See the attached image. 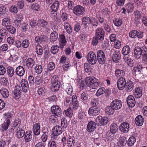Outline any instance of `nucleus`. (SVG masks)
Wrapping results in <instances>:
<instances>
[{
	"label": "nucleus",
	"instance_id": "1",
	"mask_svg": "<svg viewBox=\"0 0 147 147\" xmlns=\"http://www.w3.org/2000/svg\"><path fill=\"white\" fill-rule=\"evenodd\" d=\"M133 56L137 60L140 59L141 57L142 63L147 64V48L145 47L142 48L139 47H136L134 50Z\"/></svg>",
	"mask_w": 147,
	"mask_h": 147
},
{
	"label": "nucleus",
	"instance_id": "2",
	"mask_svg": "<svg viewBox=\"0 0 147 147\" xmlns=\"http://www.w3.org/2000/svg\"><path fill=\"white\" fill-rule=\"evenodd\" d=\"M85 82L87 86L92 89H96L99 86L98 80L94 77H87Z\"/></svg>",
	"mask_w": 147,
	"mask_h": 147
},
{
	"label": "nucleus",
	"instance_id": "3",
	"mask_svg": "<svg viewBox=\"0 0 147 147\" xmlns=\"http://www.w3.org/2000/svg\"><path fill=\"white\" fill-rule=\"evenodd\" d=\"M4 118L6 119L4 123L2 125V130L3 131L6 130L8 128L10 123V119L12 117V115L8 113L3 115Z\"/></svg>",
	"mask_w": 147,
	"mask_h": 147
},
{
	"label": "nucleus",
	"instance_id": "4",
	"mask_svg": "<svg viewBox=\"0 0 147 147\" xmlns=\"http://www.w3.org/2000/svg\"><path fill=\"white\" fill-rule=\"evenodd\" d=\"M86 58L88 61L92 65H94L97 62L96 55L93 52H89L87 55Z\"/></svg>",
	"mask_w": 147,
	"mask_h": 147
},
{
	"label": "nucleus",
	"instance_id": "5",
	"mask_svg": "<svg viewBox=\"0 0 147 147\" xmlns=\"http://www.w3.org/2000/svg\"><path fill=\"white\" fill-rule=\"evenodd\" d=\"M58 78L56 76H53L51 79L52 89L54 91H58L60 87V82L58 81Z\"/></svg>",
	"mask_w": 147,
	"mask_h": 147
},
{
	"label": "nucleus",
	"instance_id": "6",
	"mask_svg": "<svg viewBox=\"0 0 147 147\" xmlns=\"http://www.w3.org/2000/svg\"><path fill=\"white\" fill-rule=\"evenodd\" d=\"M97 60L101 65L104 64L106 61V57L104 52L101 50H98L97 52Z\"/></svg>",
	"mask_w": 147,
	"mask_h": 147
},
{
	"label": "nucleus",
	"instance_id": "7",
	"mask_svg": "<svg viewBox=\"0 0 147 147\" xmlns=\"http://www.w3.org/2000/svg\"><path fill=\"white\" fill-rule=\"evenodd\" d=\"M95 121L98 126H101L107 124L108 122V119L107 117L99 116L96 118Z\"/></svg>",
	"mask_w": 147,
	"mask_h": 147
},
{
	"label": "nucleus",
	"instance_id": "8",
	"mask_svg": "<svg viewBox=\"0 0 147 147\" xmlns=\"http://www.w3.org/2000/svg\"><path fill=\"white\" fill-rule=\"evenodd\" d=\"M125 77L119 78L117 80V84L118 88L120 90H123L126 84Z\"/></svg>",
	"mask_w": 147,
	"mask_h": 147
},
{
	"label": "nucleus",
	"instance_id": "9",
	"mask_svg": "<svg viewBox=\"0 0 147 147\" xmlns=\"http://www.w3.org/2000/svg\"><path fill=\"white\" fill-rule=\"evenodd\" d=\"M85 11L84 8L80 5H78L74 7L73 9L74 13L77 16H80Z\"/></svg>",
	"mask_w": 147,
	"mask_h": 147
},
{
	"label": "nucleus",
	"instance_id": "10",
	"mask_svg": "<svg viewBox=\"0 0 147 147\" xmlns=\"http://www.w3.org/2000/svg\"><path fill=\"white\" fill-rule=\"evenodd\" d=\"M61 109L58 106L54 105L51 107V111L52 114L56 116H60L61 114Z\"/></svg>",
	"mask_w": 147,
	"mask_h": 147
},
{
	"label": "nucleus",
	"instance_id": "11",
	"mask_svg": "<svg viewBox=\"0 0 147 147\" xmlns=\"http://www.w3.org/2000/svg\"><path fill=\"white\" fill-rule=\"evenodd\" d=\"M105 32L103 28L98 27L95 30V36L98 38L104 40Z\"/></svg>",
	"mask_w": 147,
	"mask_h": 147
},
{
	"label": "nucleus",
	"instance_id": "12",
	"mask_svg": "<svg viewBox=\"0 0 147 147\" xmlns=\"http://www.w3.org/2000/svg\"><path fill=\"white\" fill-rule=\"evenodd\" d=\"M59 45L61 49H63L66 45L67 42L65 36L63 34L59 35L58 39Z\"/></svg>",
	"mask_w": 147,
	"mask_h": 147
},
{
	"label": "nucleus",
	"instance_id": "13",
	"mask_svg": "<svg viewBox=\"0 0 147 147\" xmlns=\"http://www.w3.org/2000/svg\"><path fill=\"white\" fill-rule=\"evenodd\" d=\"M111 106L114 110L120 109L122 106L121 101L118 100H115L111 103Z\"/></svg>",
	"mask_w": 147,
	"mask_h": 147
},
{
	"label": "nucleus",
	"instance_id": "14",
	"mask_svg": "<svg viewBox=\"0 0 147 147\" xmlns=\"http://www.w3.org/2000/svg\"><path fill=\"white\" fill-rule=\"evenodd\" d=\"M100 110L98 107H91L88 110L89 114L92 115H96L100 113Z\"/></svg>",
	"mask_w": 147,
	"mask_h": 147
},
{
	"label": "nucleus",
	"instance_id": "15",
	"mask_svg": "<svg viewBox=\"0 0 147 147\" xmlns=\"http://www.w3.org/2000/svg\"><path fill=\"white\" fill-rule=\"evenodd\" d=\"M20 84L24 92H26L28 91L29 85L27 80L25 79H22L21 81Z\"/></svg>",
	"mask_w": 147,
	"mask_h": 147
},
{
	"label": "nucleus",
	"instance_id": "16",
	"mask_svg": "<svg viewBox=\"0 0 147 147\" xmlns=\"http://www.w3.org/2000/svg\"><path fill=\"white\" fill-rule=\"evenodd\" d=\"M119 128L122 133H126L128 131L129 127L128 123L123 122L121 124Z\"/></svg>",
	"mask_w": 147,
	"mask_h": 147
},
{
	"label": "nucleus",
	"instance_id": "17",
	"mask_svg": "<svg viewBox=\"0 0 147 147\" xmlns=\"http://www.w3.org/2000/svg\"><path fill=\"white\" fill-rule=\"evenodd\" d=\"M126 101L127 104L129 107H133L135 106L136 101L133 96L131 95L129 96L127 98Z\"/></svg>",
	"mask_w": 147,
	"mask_h": 147
},
{
	"label": "nucleus",
	"instance_id": "18",
	"mask_svg": "<svg viewBox=\"0 0 147 147\" xmlns=\"http://www.w3.org/2000/svg\"><path fill=\"white\" fill-rule=\"evenodd\" d=\"M96 128V124L93 121L89 122L87 126V130L88 131L91 132L94 131Z\"/></svg>",
	"mask_w": 147,
	"mask_h": 147
},
{
	"label": "nucleus",
	"instance_id": "19",
	"mask_svg": "<svg viewBox=\"0 0 147 147\" xmlns=\"http://www.w3.org/2000/svg\"><path fill=\"white\" fill-rule=\"evenodd\" d=\"M59 3L57 1H55L51 6V14H53L55 13H56L59 6Z\"/></svg>",
	"mask_w": 147,
	"mask_h": 147
},
{
	"label": "nucleus",
	"instance_id": "20",
	"mask_svg": "<svg viewBox=\"0 0 147 147\" xmlns=\"http://www.w3.org/2000/svg\"><path fill=\"white\" fill-rule=\"evenodd\" d=\"M76 138L73 136H69L67 139V144L69 147H73L76 143Z\"/></svg>",
	"mask_w": 147,
	"mask_h": 147
},
{
	"label": "nucleus",
	"instance_id": "21",
	"mask_svg": "<svg viewBox=\"0 0 147 147\" xmlns=\"http://www.w3.org/2000/svg\"><path fill=\"white\" fill-rule=\"evenodd\" d=\"M135 121V124L137 126H141L144 123V118L142 116L138 115L136 118Z\"/></svg>",
	"mask_w": 147,
	"mask_h": 147
},
{
	"label": "nucleus",
	"instance_id": "22",
	"mask_svg": "<svg viewBox=\"0 0 147 147\" xmlns=\"http://www.w3.org/2000/svg\"><path fill=\"white\" fill-rule=\"evenodd\" d=\"M120 52L118 51H115L113 53L112 58L113 61L115 63L118 62L120 58Z\"/></svg>",
	"mask_w": 147,
	"mask_h": 147
},
{
	"label": "nucleus",
	"instance_id": "23",
	"mask_svg": "<svg viewBox=\"0 0 147 147\" xmlns=\"http://www.w3.org/2000/svg\"><path fill=\"white\" fill-rule=\"evenodd\" d=\"M24 141L26 142H30L32 139V132L30 131H26L24 135Z\"/></svg>",
	"mask_w": 147,
	"mask_h": 147
},
{
	"label": "nucleus",
	"instance_id": "24",
	"mask_svg": "<svg viewBox=\"0 0 147 147\" xmlns=\"http://www.w3.org/2000/svg\"><path fill=\"white\" fill-rule=\"evenodd\" d=\"M16 72L17 75L22 76L24 74L25 70L22 67L20 66L16 68Z\"/></svg>",
	"mask_w": 147,
	"mask_h": 147
},
{
	"label": "nucleus",
	"instance_id": "25",
	"mask_svg": "<svg viewBox=\"0 0 147 147\" xmlns=\"http://www.w3.org/2000/svg\"><path fill=\"white\" fill-rule=\"evenodd\" d=\"M33 133L36 135H39L40 133V125L39 123H35L33 126Z\"/></svg>",
	"mask_w": 147,
	"mask_h": 147
},
{
	"label": "nucleus",
	"instance_id": "26",
	"mask_svg": "<svg viewBox=\"0 0 147 147\" xmlns=\"http://www.w3.org/2000/svg\"><path fill=\"white\" fill-rule=\"evenodd\" d=\"M62 132L61 127L59 125L55 126L52 129V133L58 135L61 134Z\"/></svg>",
	"mask_w": 147,
	"mask_h": 147
},
{
	"label": "nucleus",
	"instance_id": "27",
	"mask_svg": "<svg viewBox=\"0 0 147 147\" xmlns=\"http://www.w3.org/2000/svg\"><path fill=\"white\" fill-rule=\"evenodd\" d=\"M144 68L141 65H137L136 67H134L132 71L135 72L136 74H139L142 73V69Z\"/></svg>",
	"mask_w": 147,
	"mask_h": 147
},
{
	"label": "nucleus",
	"instance_id": "28",
	"mask_svg": "<svg viewBox=\"0 0 147 147\" xmlns=\"http://www.w3.org/2000/svg\"><path fill=\"white\" fill-rule=\"evenodd\" d=\"M115 74L117 77H123L125 75V72L123 70L117 69L115 70Z\"/></svg>",
	"mask_w": 147,
	"mask_h": 147
},
{
	"label": "nucleus",
	"instance_id": "29",
	"mask_svg": "<svg viewBox=\"0 0 147 147\" xmlns=\"http://www.w3.org/2000/svg\"><path fill=\"white\" fill-rule=\"evenodd\" d=\"M25 133L23 129L19 127L17 129L16 135L18 138H22L24 136Z\"/></svg>",
	"mask_w": 147,
	"mask_h": 147
},
{
	"label": "nucleus",
	"instance_id": "30",
	"mask_svg": "<svg viewBox=\"0 0 147 147\" xmlns=\"http://www.w3.org/2000/svg\"><path fill=\"white\" fill-rule=\"evenodd\" d=\"M90 18L88 17H84L82 18V24L84 27L86 28L87 27L88 24H90Z\"/></svg>",
	"mask_w": 147,
	"mask_h": 147
},
{
	"label": "nucleus",
	"instance_id": "31",
	"mask_svg": "<svg viewBox=\"0 0 147 147\" xmlns=\"http://www.w3.org/2000/svg\"><path fill=\"white\" fill-rule=\"evenodd\" d=\"M14 71L13 67L11 66L8 67L7 69V74L9 78H11L14 75Z\"/></svg>",
	"mask_w": 147,
	"mask_h": 147
},
{
	"label": "nucleus",
	"instance_id": "32",
	"mask_svg": "<svg viewBox=\"0 0 147 147\" xmlns=\"http://www.w3.org/2000/svg\"><path fill=\"white\" fill-rule=\"evenodd\" d=\"M35 64L34 59L31 58H28L26 61V66L28 68H32Z\"/></svg>",
	"mask_w": 147,
	"mask_h": 147
},
{
	"label": "nucleus",
	"instance_id": "33",
	"mask_svg": "<svg viewBox=\"0 0 147 147\" xmlns=\"http://www.w3.org/2000/svg\"><path fill=\"white\" fill-rule=\"evenodd\" d=\"M10 18L9 17L4 18L2 20V25L5 26L6 28L8 27V26L10 25Z\"/></svg>",
	"mask_w": 147,
	"mask_h": 147
},
{
	"label": "nucleus",
	"instance_id": "34",
	"mask_svg": "<svg viewBox=\"0 0 147 147\" xmlns=\"http://www.w3.org/2000/svg\"><path fill=\"white\" fill-rule=\"evenodd\" d=\"M133 83L131 81L127 82L126 85V89L128 92H130L133 89Z\"/></svg>",
	"mask_w": 147,
	"mask_h": 147
},
{
	"label": "nucleus",
	"instance_id": "35",
	"mask_svg": "<svg viewBox=\"0 0 147 147\" xmlns=\"http://www.w3.org/2000/svg\"><path fill=\"white\" fill-rule=\"evenodd\" d=\"M134 14L135 17V20L138 21L141 18L142 13L140 11L137 10L134 11Z\"/></svg>",
	"mask_w": 147,
	"mask_h": 147
},
{
	"label": "nucleus",
	"instance_id": "36",
	"mask_svg": "<svg viewBox=\"0 0 147 147\" xmlns=\"http://www.w3.org/2000/svg\"><path fill=\"white\" fill-rule=\"evenodd\" d=\"M58 37V33L57 32H52L50 36V40L51 42H53L56 41Z\"/></svg>",
	"mask_w": 147,
	"mask_h": 147
},
{
	"label": "nucleus",
	"instance_id": "37",
	"mask_svg": "<svg viewBox=\"0 0 147 147\" xmlns=\"http://www.w3.org/2000/svg\"><path fill=\"white\" fill-rule=\"evenodd\" d=\"M110 131L113 134L116 132L118 129V126L115 123H112L110 126Z\"/></svg>",
	"mask_w": 147,
	"mask_h": 147
},
{
	"label": "nucleus",
	"instance_id": "38",
	"mask_svg": "<svg viewBox=\"0 0 147 147\" xmlns=\"http://www.w3.org/2000/svg\"><path fill=\"white\" fill-rule=\"evenodd\" d=\"M90 104L91 107H98L99 104L98 99V98H92L90 102Z\"/></svg>",
	"mask_w": 147,
	"mask_h": 147
},
{
	"label": "nucleus",
	"instance_id": "39",
	"mask_svg": "<svg viewBox=\"0 0 147 147\" xmlns=\"http://www.w3.org/2000/svg\"><path fill=\"white\" fill-rule=\"evenodd\" d=\"M130 50L129 47L126 45L123 47L121 51L122 53L124 56L127 55L129 53Z\"/></svg>",
	"mask_w": 147,
	"mask_h": 147
},
{
	"label": "nucleus",
	"instance_id": "40",
	"mask_svg": "<svg viewBox=\"0 0 147 147\" xmlns=\"http://www.w3.org/2000/svg\"><path fill=\"white\" fill-rule=\"evenodd\" d=\"M60 48V46L57 45L52 46L51 48V51L53 54H55L57 53Z\"/></svg>",
	"mask_w": 147,
	"mask_h": 147
},
{
	"label": "nucleus",
	"instance_id": "41",
	"mask_svg": "<svg viewBox=\"0 0 147 147\" xmlns=\"http://www.w3.org/2000/svg\"><path fill=\"white\" fill-rule=\"evenodd\" d=\"M134 95L135 97L137 98H140L142 95L141 90L138 88H136L134 93Z\"/></svg>",
	"mask_w": 147,
	"mask_h": 147
},
{
	"label": "nucleus",
	"instance_id": "42",
	"mask_svg": "<svg viewBox=\"0 0 147 147\" xmlns=\"http://www.w3.org/2000/svg\"><path fill=\"white\" fill-rule=\"evenodd\" d=\"M126 138L125 137H120L119 138V141L118 143V146H124L126 144Z\"/></svg>",
	"mask_w": 147,
	"mask_h": 147
},
{
	"label": "nucleus",
	"instance_id": "43",
	"mask_svg": "<svg viewBox=\"0 0 147 147\" xmlns=\"http://www.w3.org/2000/svg\"><path fill=\"white\" fill-rule=\"evenodd\" d=\"M42 71V65H36L34 67V71L37 74H41Z\"/></svg>",
	"mask_w": 147,
	"mask_h": 147
},
{
	"label": "nucleus",
	"instance_id": "44",
	"mask_svg": "<svg viewBox=\"0 0 147 147\" xmlns=\"http://www.w3.org/2000/svg\"><path fill=\"white\" fill-rule=\"evenodd\" d=\"M8 32L5 29L2 28L0 30V36L3 38L5 40L7 36Z\"/></svg>",
	"mask_w": 147,
	"mask_h": 147
},
{
	"label": "nucleus",
	"instance_id": "45",
	"mask_svg": "<svg viewBox=\"0 0 147 147\" xmlns=\"http://www.w3.org/2000/svg\"><path fill=\"white\" fill-rule=\"evenodd\" d=\"M48 24V22L43 19H39L38 21L37 24L40 27H44Z\"/></svg>",
	"mask_w": 147,
	"mask_h": 147
},
{
	"label": "nucleus",
	"instance_id": "46",
	"mask_svg": "<svg viewBox=\"0 0 147 147\" xmlns=\"http://www.w3.org/2000/svg\"><path fill=\"white\" fill-rule=\"evenodd\" d=\"M114 109L113 107L111 106L107 107L105 110L106 113L109 115L113 114L114 112Z\"/></svg>",
	"mask_w": 147,
	"mask_h": 147
},
{
	"label": "nucleus",
	"instance_id": "47",
	"mask_svg": "<svg viewBox=\"0 0 147 147\" xmlns=\"http://www.w3.org/2000/svg\"><path fill=\"white\" fill-rule=\"evenodd\" d=\"M113 22L116 26L119 27L121 26L122 24V20L121 19L119 18H117L113 20Z\"/></svg>",
	"mask_w": 147,
	"mask_h": 147
},
{
	"label": "nucleus",
	"instance_id": "48",
	"mask_svg": "<svg viewBox=\"0 0 147 147\" xmlns=\"http://www.w3.org/2000/svg\"><path fill=\"white\" fill-rule=\"evenodd\" d=\"M136 141L135 137L134 136L130 137L127 142V145L129 146H131L134 145Z\"/></svg>",
	"mask_w": 147,
	"mask_h": 147
},
{
	"label": "nucleus",
	"instance_id": "49",
	"mask_svg": "<svg viewBox=\"0 0 147 147\" xmlns=\"http://www.w3.org/2000/svg\"><path fill=\"white\" fill-rule=\"evenodd\" d=\"M103 40L102 39L99 38H98L96 37V36L94 37L93 38L92 41V44L93 45H96L99 41L101 42L102 41H103Z\"/></svg>",
	"mask_w": 147,
	"mask_h": 147
},
{
	"label": "nucleus",
	"instance_id": "50",
	"mask_svg": "<svg viewBox=\"0 0 147 147\" xmlns=\"http://www.w3.org/2000/svg\"><path fill=\"white\" fill-rule=\"evenodd\" d=\"M36 53L38 55H41L43 53V50L41 46L37 44L36 46Z\"/></svg>",
	"mask_w": 147,
	"mask_h": 147
},
{
	"label": "nucleus",
	"instance_id": "51",
	"mask_svg": "<svg viewBox=\"0 0 147 147\" xmlns=\"http://www.w3.org/2000/svg\"><path fill=\"white\" fill-rule=\"evenodd\" d=\"M105 92V89L104 87H101L99 88L97 90L96 93V95L98 97L101 95L103 94Z\"/></svg>",
	"mask_w": 147,
	"mask_h": 147
},
{
	"label": "nucleus",
	"instance_id": "52",
	"mask_svg": "<svg viewBox=\"0 0 147 147\" xmlns=\"http://www.w3.org/2000/svg\"><path fill=\"white\" fill-rule=\"evenodd\" d=\"M47 91L44 88H40L37 90V92L39 95L41 96H44Z\"/></svg>",
	"mask_w": 147,
	"mask_h": 147
},
{
	"label": "nucleus",
	"instance_id": "53",
	"mask_svg": "<svg viewBox=\"0 0 147 147\" xmlns=\"http://www.w3.org/2000/svg\"><path fill=\"white\" fill-rule=\"evenodd\" d=\"M0 81L1 84L4 86H7L9 85V82L7 78L4 77H1L0 78Z\"/></svg>",
	"mask_w": 147,
	"mask_h": 147
},
{
	"label": "nucleus",
	"instance_id": "54",
	"mask_svg": "<svg viewBox=\"0 0 147 147\" xmlns=\"http://www.w3.org/2000/svg\"><path fill=\"white\" fill-rule=\"evenodd\" d=\"M65 90L68 94H70L73 91L72 87L71 85L68 84L66 85Z\"/></svg>",
	"mask_w": 147,
	"mask_h": 147
},
{
	"label": "nucleus",
	"instance_id": "55",
	"mask_svg": "<svg viewBox=\"0 0 147 147\" xmlns=\"http://www.w3.org/2000/svg\"><path fill=\"white\" fill-rule=\"evenodd\" d=\"M1 94L2 96L4 98H7L9 95V93L8 90L6 89H3L1 91Z\"/></svg>",
	"mask_w": 147,
	"mask_h": 147
},
{
	"label": "nucleus",
	"instance_id": "56",
	"mask_svg": "<svg viewBox=\"0 0 147 147\" xmlns=\"http://www.w3.org/2000/svg\"><path fill=\"white\" fill-rule=\"evenodd\" d=\"M90 24H91L93 26L96 27L98 25V22L95 18H90Z\"/></svg>",
	"mask_w": 147,
	"mask_h": 147
},
{
	"label": "nucleus",
	"instance_id": "57",
	"mask_svg": "<svg viewBox=\"0 0 147 147\" xmlns=\"http://www.w3.org/2000/svg\"><path fill=\"white\" fill-rule=\"evenodd\" d=\"M125 7L129 12L132 11L134 9V5L133 3H128L126 4Z\"/></svg>",
	"mask_w": 147,
	"mask_h": 147
},
{
	"label": "nucleus",
	"instance_id": "58",
	"mask_svg": "<svg viewBox=\"0 0 147 147\" xmlns=\"http://www.w3.org/2000/svg\"><path fill=\"white\" fill-rule=\"evenodd\" d=\"M138 34H139L138 32L136 30H134L129 32V36L130 37L134 38L137 37Z\"/></svg>",
	"mask_w": 147,
	"mask_h": 147
},
{
	"label": "nucleus",
	"instance_id": "59",
	"mask_svg": "<svg viewBox=\"0 0 147 147\" xmlns=\"http://www.w3.org/2000/svg\"><path fill=\"white\" fill-rule=\"evenodd\" d=\"M30 42L28 39H24L22 43V46L23 48H27L29 46Z\"/></svg>",
	"mask_w": 147,
	"mask_h": 147
},
{
	"label": "nucleus",
	"instance_id": "60",
	"mask_svg": "<svg viewBox=\"0 0 147 147\" xmlns=\"http://www.w3.org/2000/svg\"><path fill=\"white\" fill-rule=\"evenodd\" d=\"M65 113L67 116L71 117L73 114V111L71 108H69L65 111Z\"/></svg>",
	"mask_w": 147,
	"mask_h": 147
},
{
	"label": "nucleus",
	"instance_id": "61",
	"mask_svg": "<svg viewBox=\"0 0 147 147\" xmlns=\"http://www.w3.org/2000/svg\"><path fill=\"white\" fill-rule=\"evenodd\" d=\"M40 3L38 2L37 3L34 4L32 6V9L36 11H38L40 9Z\"/></svg>",
	"mask_w": 147,
	"mask_h": 147
},
{
	"label": "nucleus",
	"instance_id": "62",
	"mask_svg": "<svg viewBox=\"0 0 147 147\" xmlns=\"http://www.w3.org/2000/svg\"><path fill=\"white\" fill-rule=\"evenodd\" d=\"M62 67L64 70L67 71L71 66L69 61H67V62L64 63Z\"/></svg>",
	"mask_w": 147,
	"mask_h": 147
},
{
	"label": "nucleus",
	"instance_id": "63",
	"mask_svg": "<svg viewBox=\"0 0 147 147\" xmlns=\"http://www.w3.org/2000/svg\"><path fill=\"white\" fill-rule=\"evenodd\" d=\"M55 67V63L53 62H51L48 64L47 69H48L49 70L51 71L54 69Z\"/></svg>",
	"mask_w": 147,
	"mask_h": 147
},
{
	"label": "nucleus",
	"instance_id": "64",
	"mask_svg": "<svg viewBox=\"0 0 147 147\" xmlns=\"http://www.w3.org/2000/svg\"><path fill=\"white\" fill-rule=\"evenodd\" d=\"M8 32L11 34H14L16 32V29L15 28L11 25L6 28Z\"/></svg>",
	"mask_w": 147,
	"mask_h": 147
}]
</instances>
